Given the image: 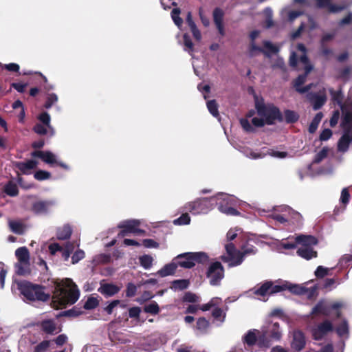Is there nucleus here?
Listing matches in <instances>:
<instances>
[{
  "instance_id": "obj_60",
  "label": "nucleus",
  "mask_w": 352,
  "mask_h": 352,
  "mask_svg": "<svg viewBox=\"0 0 352 352\" xmlns=\"http://www.w3.org/2000/svg\"><path fill=\"white\" fill-rule=\"evenodd\" d=\"M58 100V97L55 94H49L47 98L45 107L47 109L50 108Z\"/></svg>"
},
{
  "instance_id": "obj_44",
  "label": "nucleus",
  "mask_w": 352,
  "mask_h": 352,
  "mask_svg": "<svg viewBox=\"0 0 352 352\" xmlns=\"http://www.w3.org/2000/svg\"><path fill=\"white\" fill-rule=\"evenodd\" d=\"M207 108L210 113L214 116L217 118L219 116L218 106L215 100H209L207 102Z\"/></svg>"
},
{
  "instance_id": "obj_37",
  "label": "nucleus",
  "mask_w": 352,
  "mask_h": 352,
  "mask_svg": "<svg viewBox=\"0 0 352 352\" xmlns=\"http://www.w3.org/2000/svg\"><path fill=\"white\" fill-rule=\"evenodd\" d=\"M38 120L43 124H45V125H46V126H47V128L49 129V130L51 132V135H54V129L52 127V126L50 125V115L47 113L44 112V113H41L38 116Z\"/></svg>"
},
{
  "instance_id": "obj_2",
  "label": "nucleus",
  "mask_w": 352,
  "mask_h": 352,
  "mask_svg": "<svg viewBox=\"0 0 352 352\" xmlns=\"http://www.w3.org/2000/svg\"><path fill=\"white\" fill-rule=\"evenodd\" d=\"M256 114L250 111L248 114V118H252L251 122L254 126L261 127L265 124H272L275 120L280 118V114L278 109L273 105H265L256 100Z\"/></svg>"
},
{
  "instance_id": "obj_41",
  "label": "nucleus",
  "mask_w": 352,
  "mask_h": 352,
  "mask_svg": "<svg viewBox=\"0 0 352 352\" xmlns=\"http://www.w3.org/2000/svg\"><path fill=\"white\" fill-rule=\"evenodd\" d=\"M189 282L187 280H177L173 282L172 288L175 290H182L188 287Z\"/></svg>"
},
{
  "instance_id": "obj_29",
  "label": "nucleus",
  "mask_w": 352,
  "mask_h": 352,
  "mask_svg": "<svg viewBox=\"0 0 352 352\" xmlns=\"http://www.w3.org/2000/svg\"><path fill=\"white\" fill-rule=\"evenodd\" d=\"M214 21L221 35L223 36L225 34L224 28L223 25V12L221 9L217 8L213 12Z\"/></svg>"
},
{
  "instance_id": "obj_34",
  "label": "nucleus",
  "mask_w": 352,
  "mask_h": 352,
  "mask_svg": "<svg viewBox=\"0 0 352 352\" xmlns=\"http://www.w3.org/2000/svg\"><path fill=\"white\" fill-rule=\"evenodd\" d=\"M9 226L13 232L18 234H23L25 230L24 225L18 221H9Z\"/></svg>"
},
{
  "instance_id": "obj_39",
  "label": "nucleus",
  "mask_w": 352,
  "mask_h": 352,
  "mask_svg": "<svg viewBox=\"0 0 352 352\" xmlns=\"http://www.w3.org/2000/svg\"><path fill=\"white\" fill-rule=\"evenodd\" d=\"M209 327V322L204 318H200L197 321L196 329L204 333L206 332Z\"/></svg>"
},
{
  "instance_id": "obj_12",
  "label": "nucleus",
  "mask_w": 352,
  "mask_h": 352,
  "mask_svg": "<svg viewBox=\"0 0 352 352\" xmlns=\"http://www.w3.org/2000/svg\"><path fill=\"white\" fill-rule=\"evenodd\" d=\"M214 199H203L188 203L185 208L193 214H206L212 208L211 201Z\"/></svg>"
},
{
  "instance_id": "obj_28",
  "label": "nucleus",
  "mask_w": 352,
  "mask_h": 352,
  "mask_svg": "<svg viewBox=\"0 0 352 352\" xmlns=\"http://www.w3.org/2000/svg\"><path fill=\"white\" fill-rule=\"evenodd\" d=\"M177 267V263L174 258L171 263L166 264L161 270H160L157 272V274H158L161 277H165L172 275L173 274H174Z\"/></svg>"
},
{
  "instance_id": "obj_31",
  "label": "nucleus",
  "mask_w": 352,
  "mask_h": 352,
  "mask_svg": "<svg viewBox=\"0 0 352 352\" xmlns=\"http://www.w3.org/2000/svg\"><path fill=\"white\" fill-rule=\"evenodd\" d=\"M52 204L51 201H38L34 204L33 210L36 213L42 214L46 212Z\"/></svg>"
},
{
  "instance_id": "obj_23",
  "label": "nucleus",
  "mask_w": 352,
  "mask_h": 352,
  "mask_svg": "<svg viewBox=\"0 0 352 352\" xmlns=\"http://www.w3.org/2000/svg\"><path fill=\"white\" fill-rule=\"evenodd\" d=\"M306 340L303 333L300 331H294L292 333L291 347L296 351H301L305 346Z\"/></svg>"
},
{
  "instance_id": "obj_14",
  "label": "nucleus",
  "mask_w": 352,
  "mask_h": 352,
  "mask_svg": "<svg viewBox=\"0 0 352 352\" xmlns=\"http://www.w3.org/2000/svg\"><path fill=\"white\" fill-rule=\"evenodd\" d=\"M343 306L344 304L342 302H337L333 304H329L327 302L322 300L318 302L316 306L313 308L311 314H322L327 316L331 314L332 310H336L337 316H339L340 313L338 311V309L342 307Z\"/></svg>"
},
{
  "instance_id": "obj_51",
  "label": "nucleus",
  "mask_w": 352,
  "mask_h": 352,
  "mask_svg": "<svg viewBox=\"0 0 352 352\" xmlns=\"http://www.w3.org/2000/svg\"><path fill=\"white\" fill-rule=\"evenodd\" d=\"M245 155L250 159L256 160V159L264 157L266 155V153H263V152L258 153V152L252 151L251 150H246V151H245Z\"/></svg>"
},
{
  "instance_id": "obj_16",
  "label": "nucleus",
  "mask_w": 352,
  "mask_h": 352,
  "mask_svg": "<svg viewBox=\"0 0 352 352\" xmlns=\"http://www.w3.org/2000/svg\"><path fill=\"white\" fill-rule=\"evenodd\" d=\"M48 248L52 255H54L56 252H60L64 260L67 261L70 254L74 252L75 246L73 243H68L65 245V248H63L59 244L54 243L50 244Z\"/></svg>"
},
{
  "instance_id": "obj_56",
  "label": "nucleus",
  "mask_w": 352,
  "mask_h": 352,
  "mask_svg": "<svg viewBox=\"0 0 352 352\" xmlns=\"http://www.w3.org/2000/svg\"><path fill=\"white\" fill-rule=\"evenodd\" d=\"M268 154L276 158L283 159L287 156V153L285 151H280L278 150L271 149L268 151Z\"/></svg>"
},
{
  "instance_id": "obj_61",
  "label": "nucleus",
  "mask_w": 352,
  "mask_h": 352,
  "mask_svg": "<svg viewBox=\"0 0 352 352\" xmlns=\"http://www.w3.org/2000/svg\"><path fill=\"white\" fill-rule=\"evenodd\" d=\"M329 271V268L318 266L315 271V275L318 278H322L328 274Z\"/></svg>"
},
{
  "instance_id": "obj_7",
  "label": "nucleus",
  "mask_w": 352,
  "mask_h": 352,
  "mask_svg": "<svg viewBox=\"0 0 352 352\" xmlns=\"http://www.w3.org/2000/svg\"><path fill=\"white\" fill-rule=\"evenodd\" d=\"M298 50L301 52V56L299 60V67L298 69H303L305 71V74L300 75L294 82V87L300 93H305L311 89L312 85H309L305 87H301V85L305 82L307 74L312 70L313 67L309 63L308 58L306 56V48L302 44H298Z\"/></svg>"
},
{
  "instance_id": "obj_42",
  "label": "nucleus",
  "mask_w": 352,
  "mask_h": 352,
  "mask_svg": "<svg viewBox=\"0 0 352 352\" xmlns=\"http://www.w3.org/2000/svg\"><path fill=\"white\" fill-rule=\"evenodd\" d=\"M153 261L152 256L149 255H144L140 257V264L146 270L151 268Z\"/></svg>"
},
{
  "instance_id": "obj_24",
  "label": "nucleus",
  "mask_w": 352,
  "mask_h": 352,
  "mask_svg": "<svg viewBox=\"0 0 352 352\" xmlns=\"http://www.w3.org/2000/svg\"><path fill=\"white\" fill-rule=\"evenodd\" d=\"M258 336H259V338H261V332L256 329L250 330L243 338L244 342L248 346H252L256 343ZM260 340L259 339L258 342L260 346H267V344H265V342H263V340H261V342Z\"/></svg>"
},
{
  "instance_id": "obj_55",
  "label": "nucleus",
  "mask_w": 352,
  "mask_h": 352,
  "mask_svg": "<svg viewBox=\"0 0 352 352\" xmlns=\"http://www.w3.org/2000/svg\"><path fill=\"white\" fill-rule=\"evenodd\" d=\"M285 118L288 122H294L298 120V116L296 112L287 110L285 112Z\"/></svg>"
},
{
  "instance_id": "obj_48",
  "label": "nucleus",
  "mask_w": 352,
  "mask_h": 352,
  "mask_svg": "<svg viewBox=\"0 0 352 352\" xmlns=\"http://www.w3.org/2000/svg\"><path fill=\"white\" fill-rule=\"evenodd\" d=\"M326 101V96L324 93L316 97L313 107L315 110L318 109Z\"/></svg>"
},
{
  "instance_id": "obj_32",
  "label": "nucleus",
  "mask_w": 352,
  "mask_h": 352,
  "mask_svg": "<svg viewBox=\"0 0 352 352\" xmlns=\"http://www.w3.org/2000/svg\"><path fill=\"white\" fill-rule=\"evenodd\" d=\"M219 305L211 308L212 309V316L217 322L222 323L225 320L226 313L218 307Z\"/></svg>"
},
{
  "instance_id": "obj_25",
  "label": "nucleus",
  "mask_w": 352,
  "mask_h": 352,
  "mask_svg": "<svg viewBox=\"0 0 352 352\" xmlns=\"http://www.w3.org/2000/svg\"><path fill=\"white\" fill-rule=\"evenodd\" d=\"M120 290V287L111 283H101L98 291L106 297L112 296Z\"/></svg>"
},
{
  "instance_id": "obj_13",
  "label": "nucleus",
  "mask_w": 352,
  "mask_h": 352,
  "mask_svg": "<svg viewBox=\"0 0 352 352\" xmlns=\"http://www.w3.org/2000/svg\"><path fill=\"white\" fill-rule=\"evenodd\" d=\"M217 200H222V203H219V210L228 215H237L238 212L232 207L235 203V198L232 196L220 194L217 197Z\"/></svg>"
},
{
  "instance_id": "obj_20",
  "label": "nucleus",
  "mask_w": 352,
  "mask_h": 352,
  "mask_svg": "<svg viewBox=\"0 0 352 352\" xmlns=\"http://www.w3.org/2000/svg\"><path fill=\"white\" fill-rule=\"evenodd\" d=\"M221 302H222L221 298H218V297L212 298L210 300V302H208V303L204 304L201 306L195 305H189L187 307L186 312L193 314V313L197 312V310H199V309L206 311L211 309L212 307H213L216 305H221Z\"/></svg>"
},
{
  "instance_id": "obj_19",
  "label": "nucleus",
  "mask_w": 352,
  "mask_h": 352,
  "mask_svg": "<svg viewBox=\"0 0 352 352\" xmlns=\"http://www.w3.org/2000/svg\"><path fill=\"white\" fill-rule=\"evenodd\" d=\"M283 214H278L276 212H273L270 214V217H272L275 221L280 223H284L287 221L290 220V216H292L294 218L299 219L300 217V214L298 212H293L290 208L284 206L281 208Z\"/></svg>"
},
{
  "instance_id": "obj_17",
  "label": "nucleus",
  "mask_w": 352,
  "mask_h": 352,
  "mask_svg": "<svg viewBox=\"0 0 352 352\" xmlns=\"http://www.w3.org/2000/svg\"><path fill=\"white\" fill-rule=\"evenodd\" d=\"M342 126L344 129V133L340 139L338 144V148L340 151L345 152L349 148L350 142L352 141V122L351 124L344 125L342 122Z\"/></svg>"
},
{
  "instance_id": "obj_43",
  "label": "nucleus",
  "mask_w": 352,
  "mask_h": 352,
  "mask_svg": "<svg viewBox=\"0 0 352 352\" xmlns=\"http://www.w3.org/2000/svg\"><path fill=\"white\" fill-rule=\"evenodd\" d=\"M5 192L7 195L10 196L16 195L18 193V188L16 185L14 183L10 182L5 186Z\"/></svg>"
},
{
  "instance_id": "obj_4",
  "label": "nucleus",
  "mask_w": 352,
  "mask_h": 352,
  "mask_svg": "<svg viewBox=\"0 0 352 352\" xmlns=\"http://www.w3.org/2000/svg\"><path fill=\"white\" fill-rule=\"evenodd\" d=\"M289 289L291 292L302 294L305 293L306 289L298 285H292L285 283L281 285H274L272 282H265L259 288L254 289V294L256 296L257 299L266 301L269 295L279 292L282 290Z\"/></svg>"
},
{
  "instance_id": "obj_38",
  "label": "nucleus",
  "mask_w": 352,
  "mask_h": 352,
  "mask_svg": "<svg viewBox=\"0 0 352 352\" xmlns=\"http://www.w3.org/2000/svg\"><path fill=\"white\" fill-rule=\"evenodd\" d=\"M342 111L343 113V124L344 125L351 124V122H352V106L349 107L348 109H345L342 108Z\"/></svg>"
},
{
  "instance_id": "obj_15",
  "label": "nucleus",
  "mask_w": 352,
  "mask_h": 352,
  "mask_svg": "<svg viewBox=\"0 0 352 352\" xmlns=\"http://www.w3.org/2000/svg\"><path fill=\"white\" fill-rule=\"evenodd\" d=\"M207 276L212 285H217L224 277V271L221 264L219 262L212 263L207 272Z\"/></svg>"
},
{
  "instance_id": "obj_62",
  "label": "nucleus",
  "mask_w": 352,
  "mask_h": 352,
  "mask_svg": "<svg viewBox=\"0 0 352 352\" xmlns=\"http://www.w3.org/2000/svg\"><path fill=\"white\" fill-rule=\"evenodd\" d=\"M137 291L136 286L133 283H129L126 287V294L128 297H132L135 296Z\"/></svg>"
},
{
  "instance_id": "obj_11",
  "label": "nucleus",
  "mask_w": 352,
  "mask_h": 352,
  "mask_svg": "<svg viewBox=\"0 0 352 352\" xmlns=\"http://www.w3.org/2000/svg\"><path fill=\"white\" fill-rule=\"evenodd\" d=\"M281 337L282 332L279 324L276 322H272L263 327L260 340H263L264 342L268 340H279ZM260 342H261V340Z\"/></svg>"
},
{
  "instance_id": "obj_26",
  "label": "nucleus",
  "mask_w": 352,
  "mask_h": 352,
  "mask_svg": "<svg viewBox=\"0 0 352 352\" xmlns=\"http://www.w3.org/2000/svg\"><path fill=\"white\" fill-rule=\"evenodd\" d=\"M38 163L35 160H28L24 162H16L14 166L23 174H30V171L35 168Z\"/></svg>"
},
{
  "instance_id": "obj_3",
  "label": "nucleus",
  "mask_w": 352,
  "mask_h": 352,
  "mask_svg": "<svg viewBox=\"0 0 352 352\" xmlns=\"http://www.w3.org/2000/svg\"><path fill=\"white\" fill-rule=\"evenodd\" d=\"M296 243H282L281 245L285 249H294L296 244L300 245L297 254L300 257L309 260L317 256V252L314 250V246L318 243V240L311 235H299L295 238Z\"/></svg>"
},
{
  "instance_id": "obj_35",
  "label": "nucleus",
  "mask_w": 352,
  "mask_h": 352,
  "mask_svg": "<svg viewBox=\"0 0 352 352\" xmlns=\"http://www.w3.org/2000/svg\"><path fill=\"white\" fill-rule=\"evenodd\" d=\"M316 27V24L312 18L308 19V23L305 26L304 23H302L299 27L298 31L292 34V38H296L298 37L300 33V32L305 28H307L309 30L314 29Z\"/></svg>"
},
{
  "instance_id": "obj_5",
  "label": "nucleus",
  "mask_w": 352,
  "mask_h": 352,
  "mask_svg": "<svg viewBox=\"0 0 352 352\" xmlns=\"http://www.w3.org/2000/svg\"><path fill=\"white\" fill-rule=\"evenodd\" d=\"M225 248L226 253L221 256V259L230 267L239 265L243 262L244 255L255 254L256 251L254 247L249 245L242 248L243 252L236 250L232 243L226 244Z\"/></svg>"
},
{
  "instance_id": "obj_47",
  "label": "nucleus",
  "mask_w": 352,
  "mask_h": 352,
  "mask_svg": "<svg viewBox=\"0 0 352 352\" xmlns=\"http://www.w3.org/2000/svg\"><path fill=\"white\" fill-rule=\"evenodd\" d=\"M330 93L331 95L332 100L334 102H336L340 106L341 109L344 108L345 109H347L346 107L341 105L342 96L340 91H334L332 89H330Z\"/></svg>"
},
{
  "instance_id": "obj_46",
  "label": "nucleus",
  "mask_w": 352,
  "mask_h": 352,
  "mask_svg": "<svg viewBox=\"0 0 352 352\" xmlns=\"http://www.w3.org/2000/svg\"><path fill=\"white\" fill-rule=\"evenodd\" d=\"M50 345V341H42L34 347V352H45L49 349Z\"/></svg>"
},
{
  "instance_id": "obj_63",
  "label": "nucleus",
  "mask_w": 352,
  "mask_h": 352,
  "mask_svg": "<svg viewBox=\"0 0 352 352\" xmlns=\"http://www.w3.org/2000/svg\"><path fill=\"white\" fill-rule=\"evenodd\" d=\"M350 195L348 191V189L346 188H344L342 190L341 196H340V201L342 204H346L349 203V201Z\"/></svg>"
},
{
  "instance_id": "obj_58",
  "label": "nucleus",
  "mask_w": 352,
  "mask_h": 352,
  "mask_svg": "<svg viewBox=\"0 0 352 352\" xmlns=\"http://www.w3.org/2000/svg\"><path fill=\"white\" fill-rule=\"evenodd\" d=\"M34 131L39 135H45L47 134L48 131H50L46 125L41 124H36L34 127Z\"/></svg>"
},
{
  "instance_id": "obj_40",
  "label": "nucleus",
  "mask_w": 352,
  "mask_h": 352,
  "mask_svg": "<svg viewBox=\"0 0 352 352\" xmlns=\"http://www.w3.org/2000/svg\"><path fill=\"white\" fill-rule=\"evenodd\" d=\"M144 310L146 313L157 314L160 311V308L157 303L156 302L153 301L146 305L144 307Z\"/></svg>"
},
{
  "instance_id": "obj_64",
  "label": "nucleus",
  "mask_w": 352,
  "mask_h": 352,
  "mask_svg": "<svg viewBox=\"0 0 352 352\" xmlns=\"http://www.w3.org/2000/svg\"><path fill=\"white\" fill-rule=\"evenodd\" d=\"M332 135V131L331 130L329 129H324L320 135V140L321 141H327L328 140Z\"/></svg>"
},
{
  "instance_id": "obj_49",
  "label": "nucleus",
  "mask_w": 352,
  "mask_h": 352,
  "mask_svg": "<svg viewBox=\"0 0 352 352\" xmlns=\"http://www.w3.org/2000/svg\"><path fill=\"white\" fill-rule=\"evenodd\" d=\"M184 43L185 45V50L187 51L191 56H192L193 44L189 36L187 34L184 35Z\"/></svg>"
},
{
  "instance_id": "obj_8",
  "label": "nucleus",
  "mask_w": 352,
  "mask_h": 352,
  "mask_svg": "<svg viewBox=\"0 0 352 352\" xmlns=\"http://www.w3.org/2000/svg\"><path fill=\"white\" fill-rule=\"evenodd\" d=\"M177 265L184 268H191L196 262L204 263L208 260L207 255L204 252H186L177 255L175 258Z\"/></svg>"
},
{
  "instance_id": "obj_6",
  "label": "nucleus",
  "mask_w": 352,
  "mask_h": 352,
  "mask_svg": "<svg viewBox=\"0 0 352 352\" xmlns=\"http://www.w3.org/2000/svg\"><path fill=\"white\" fill-rule=\"evenodd\" d=\"M19 289L21 294L29 301H46L50 298V295L45 292L43 287L29 282L19 283Z\"/></svg>"
},
{
  "instance_id": "obj_57",
  "label": "nucleus",
  "mask_w": 352,
  "mask_h": 352,
  "mask_svg": "<svg viewBox=\"0 0 352 352\" xmlns=\"http://www.w3.org/2000/svg\"><path fill=\"white\" fill-rule=\"evenodd\" d=\"M50 177V173L45 170H38L34 173V178L39 181L47 179Z\"/></svg>"
},
{
  "instance_id": "obj_53",
  "label": "nucleus",
  "mask_w": 352,
  "mask_h": 352,
  "mask_svg": "<svg viewBox=\"0 0 352 352\" xmlns=\"http://www.w3.org/2000/svg\"><path fill=\"white\" fill-rule=\"evenodd\" d=\"M336 332L340 336H344L348 335L349 328L346 321L344 320L342 324L337 327Z\"/></svg>"
},
{
  "instance_id": "obj_54",
  "label": "nucleus",
  "mask_w": 352,
  "mask_h": 352,
  "mask_svg": "<svg viewBox=\"0 0 352 352\" xmlns=\"http://www.w3.org/2000/svg\"><path fill=\"white\" fill-rule=\"evenodd\" d=\"M85 257V252L81 250H77L72 256V263L76 264Z\"/></svg>"
},
{
  "instance_id": "obj_33",
  "label": "nucleus",
  "mask_w": 352,
  "mask_h": 352,
  "mask_svg": "<svg viewBox=\"0 0 352 352\" xmlns=\"http://www.w3.org/2000/svg\"><path fill=\"white\" fill-rule=\"evenodd\" d=\"M72 234V228L68 225H65L60 228L57 231V237L58 239L65 240L70 237Z\"/></svg>"
},
{
  "instance_id": "obj_52",
  "label": "nucleus",
  "mask_w": 352,
  "mask_h": 352,
  "mask_svg": "<svg viewBox=\"0 0 352 352\" xmlns=\"http://www.w3.org/2000/svg\"><path fill=\"white\" fill-rule=\"evenodd\" d=\"M190 218L187 213L183 214L180 217L174 220L173 223L175 225H187L189 224Z\"/></svg>"
},
{
  "instance_id": "obj_59",
  "label": "nucleus",
  "mask_w": 352,
  "mask_h": 352,
  "mask_svg": "<svg viewBox=\"0 0 352 352\" xmlns=\"http://www.w3.org/2000/svg\"><path fill=\"white\" fill-rule=\"evenodd\" d=\"M327 153L328 149L327 148H323L320 152L317 153L314 162L315 163L320 162L323 159H324L327 156Z\"/></svg>"
},
{
  "instance_id": "obj_9",
  "label": "nucleus",
  "mask_w": 352,
  "mask_h": 352,
  "mask_svg": "<svg viewBox=\"0 0 352 352\" xmlns=\"http://www.w3.org/2000/svg\"><path fill=\"white\" fill-rule=\"evenodd\" d=\"M263 46L265 50H263L259 47H256L254 43L252 44V50L251 52L253 54L254 51L263 52L267 56L272 57L274 56L276 58V63L272 64V67H278L280 69H283L285 67L284 61L283 58H280L277 53L278 52V48L274 45L270 41H264Z\"/></svg>"
},
{
  "instance_id": "obj_1",
  "label": "nucleus",
  "mask_w": 352,
  "mask_h": 352,
  "mask_svg": "<svg viewBox=\"0 0 352 352\" xmlns=\"http://www.w3.org/2000/svg\"><path fill=\"white\" fill-rule=\"evenodd\" d=\"M55 291L52 298V306L58 309L67 305L75 303L80 296L76 284L70 278H65L55 282Z\"/></svg>"
},
{
  "instance_id": "obj_36",
  "label": "nucleus",
  "mask_w": 352,
  "mask_h": 352,
  "mask_svg": "<svg viewBox=\"0 0 352 352\" xmlns=\"http://www.w3.org/2000/svg\"><path fill=\"white\" fill-rule=\"evenodd\" d=\"M323 117V115L322 113H318L315 117L314 118V119L312 120L310 125H309V131L310 133H314L318 126V124L320 122L322 118Z\"/></svg>"
},
{
  "instance_id": "obj_22",
  "label": "nucleus",
  "mask_w": 352,
  "mask_h": 352,
  "mask_svg": "<svg viewBox=\"0 0 352 352\" xmlns=\"http://www.w3.org/2000/svg\"><path fill=\"white\" fill-rule=\"evenodd\" d=\"M332 329V324L326 320L312 329V335L315 340H320Z\"/></svg>"
},
{
  "instance_id": "obj_10",
  "label": "nucleus",
  "mask_w": 352,
  "mask_h": 352,
  "mask_svg": "<svg viewBox=\"0 0 352 352\" xmlns=\"http://www.w3.org/2000/svg\"><path fill=\"white\" fill-rule=\"evenodd\" d=\"M15 255L18 262L16 263V273L20 275H24L29 270L30 266V254L27 248L21 247L15 251Z\"/></svg>"
},
{
  "instance_id": "obj_50",
  "label": "nucleus",
  "mask_w": 352,
  "mask_h": 352,
  "mask_svg": "<svg viewBox=\"0 0 352 352\" xmlns=\"http://www.w3.org/2000/svg\"><path fill=\"white\" fill-rule=\"evenodd\" d=\"M180 11L179 9H173L171 12V17L177 27H180L182 24V19L179 17Z\"/></svg>"
},
{
  "instance_id": "obj_45",
  "label": "nucleus",
  "mask_w": 352,
  "mask_h": 352,
  "mask_svg": "<svg viewBox=\"0 0 352 352\" xmlns=\"http://www.w3.org/2000/svg\"><path fill=\"white\" fill-rule=\"evenodd\" d=\"M99 304V301L97 298L89 297L84 305V307L86 309H92L96 308Z\"/></svg>"
},
{
  "instance_id": "obj_30",
  "label": "nucleus",
  "mask_w": 352,
  "mask_h": 352,
  "mask_svg": "<svg viewBox=\"0 0 352 352\" xmlns=\"http://www.w3.org/2000/svg\"><path fill=\"white\" fill-rule=\"evenodd\" d=\"M318 6L319 7L323 8V7H327L329 9V11L333 13L340 12L341 10H344L345 7L346 6V4L340 6H336L330 4V2L331 0H316Z\"/></svg>"
},
{
  "instance_id": "obj_18",
  "label": "nucleus",
  "mask_w": 352,
  "mask_h": 352,
  "mask_svg": "<svg viewBox=\"0 0 352 352\" xmlns=\"http://www.w3.org/2000/svg\"><path fill=\"white\" fill-rule=\"evenodd\" d=\"M140 221L135 219L126 220L120 223L118 226L119 228H122L119 235L124 236L128 233H139L142 231L138 228L140 226Z\"/></svg>"
},
{
  "instance_id": "obj_21",
  "label": "nucleus",
  "mask_w": 352,
  "mask_h": 352,
  "mask_svg": "<svg viewBox=\"0 0 352 352\" xmlns=\"http://www.w3.org/2000/svg\"><path fill=\"white\" fill-rule=\"evenodd\" d=\"M32 156L39 157L43 162H45V163H47L50 165L58 164L60 166L67 168L66 165L58 162L56 155L50 151H34L32 153Z\"/></svg>"
},
{
  "instance_id": "obj_27",
  "label": "nucleus",
  "mask_w": 352,
  "mask_h": 352,
  "mask_svg": "<svg viewBox=\"0 0 352 352\" xmlns=\"http://www.w3.org/2000/svg\"><path fill=\"white\" fill-rule=\"evenodd\" d=\"M41 329L47 334L57 333L60 331V329L56 325L52 320H45L41 323Z\"/></svg>"
}]
</instances>
